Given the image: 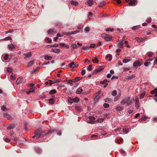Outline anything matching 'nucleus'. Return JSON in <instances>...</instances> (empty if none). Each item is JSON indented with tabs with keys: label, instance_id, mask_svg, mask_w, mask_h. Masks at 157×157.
Here are the masks:
<instances>
[{
	"label": "nucleus",
	"instance_id": "f257e3e1",
	"mask_svg": "<svg viewBox=\"0 0 157 157\" xmlns=\"http://www.w3.org/2000/svg\"><path fill=\"white\" fill-rule=\"evenodd\" d=\"M130 97L129 96H127L124 97L121 101V105H124L126 104L127 106L131 105L132 103V101L130 100Z\"/></svg>",
	"mask_w": 157,
	"mask_h": 157
},
{
	"label": "nucleus",
	"instance_id": "f03ea898",
	"mask_svg": "<svg viewBox=\"0 0 157 157\" xmlns=\"http://www.w3.org/2000/svg\"><path fill=\"white\" fill-rule=\"evenodd\" d=\"M51 131H49L48 132L47 131L46 132H42L41 129H38L35 132V134L36 135V138L38 139L39 138L41 135L44 136L48 134Z\"/></svg>",
	"mask_w": 157,
	"mask_h": 157
},
{
	"label": "nucleus",
	"instance_id": "7ed1b4c3",
	"mask_svg": "<svg viewBox=\"0 0 157 157\" xmlns=\"http://www.w3.org/2000/svg\"><path fill=\"white\" fill-rule=\"evenodd\" d=\"M101 36L103 38L107 41L110 40L112 38V37L109 34H102Z\"/></svg>",
	"mask_w": 157,
	"mask_h": 157
},
{
	"label": "nucleus",
	"instance_id": "20e7f679",
	"mask_svg": "<svg viewBox=\"0 0 157 157\" xmlns=\"http://www.w3.org/2000/svg\"><path fill=\"white\" fill-rule=\"evenodd\" d=\"M101 91H99L96 93V95L94 98V100L97 101L100 98L102 95V94L101 93Z\"/></svg>",
	"mask_w": 157,
	"mask_h": 157
},
{
	"label": "nucleus",
	"instance_id": "39448f33",
	"mask_svg": "<svg viewBox=\"0 0 157 157\" xmlns=\"http://www.w3.org/2000/svg\"><path fill=\"white\" fill-rule=\"evenodd\" d=\"M151 93L152 94H154L153 96H155L156 97L154 98V100L156 101H157V87L151 91Z\"/></svg>",
	"mask_w": 157,
	"mask_h": 157
},
{
	"label": "nucleus",
	"instance_id": "423d86ee",
	"mask_svg": "<svg viewBox=\"0 0 157 157\" xmlns=\"http://www.w3.org/2000/svg\"><path fill=\"white\" fill-rule=\"evenodd\" d=\"M104 68L105 67L104 66L100 67L98 68L95 69V71L93 72V74L94 75L97 74L98 73L104 69Z\"/></svg>",
	"mask_w": 157,
	"mask_h": 157
},
{
	"label": "nucleus",
	"instance_id": "0eeeda50",
	"mask_svg": "<svg viewBox=\"0 0 157 157\" xmlns=\"http://www.w3.org/2000/svg\"><path fill=\"white\" fill-rule=\"evenodd\" d=\"M36 90H37L36 87L31 88L27 90L26 93L27 94H29L31 93H35L36 92Z\"/></svg>",
	"mask_w": 157,
	"mask_h": 157
},
{
	"label": "nucleus",
	"instance_id": "6e6552de",
	"mask_svg": "<svg viewBox=\"0 0 157 157\" xmlns=\"http://www.w3.org/2000/svg\"><path fill=\"white\" fill-rule=\"evenodd\" d=\"M78 66V64H75L73 62L69 63L68 65V66L71 68L77 67Z\"/></svg>",
	"mask_w": 157,
	"mask_h": 157
},
{
	"label": "nucleus",
	"instance_id": "1a4fd4ad",
	"mask_svg": "<svg viewBox=\"0 0 157 157\" xmlns=\"http://www.w3.org/2000/svg\"><path fill=\"white\" fill-rule=\"evenodd\" d=\"M135 106L137 109H139L140 105L139 104V98L136 97L135 99Z\"/></svg>",
	"mask_w": 157,
	"mask_h": 157
},
{
	"label": "nucleus",
	"instance_id": "9d476101",
	"mask_svg": "<svg viewBox=\"0 0 157 157\" xmlns=\"http://www.w3.org/2000/svg\"><path fill=\"white\" fill-rule=\"evenodd\" d=\"M137 3V1L136 0H131L129 3L130 6H133L135 5Z\"/></svg>",
	"mask_w": 157,
	"mask_h": 157
},
{
	"label": "nucleus",
	"instance_id": "9b49d317",
	"mask_svg": "<svg viewBox=\"0 0 157 157\" xmlns=\"http://www.w3.org/2000/svg\"><path fill=\"white\" fill-rule=\"evenodd\" d=\"M3 116L4 117H6L7 119L11 120L12 119V117L7 113H5L3 115Z\"/></svg>",
	"mask_w": 157,
	"mask_h": 157
},
{
	"label": "nucleus",
	"instance_id": "f8f14e48",
	"mask_svg": "<svg viewBox=\"0 0 157 157\" xmlns=\"http://www.w3.org/2000/svg\"><path fill=\"white\" fill-rule=\"evenodd\" d=\"M117 44L118 47L120 48H122L123 47V40H119L118 41Z\"/></svg>",
	"mask_w": 157,
	"mask_h": 157
},
{
	"label": "nucleus",
	"instance_id": "ddd939ff",
	"mask_svg": "<svg viewBox=\"0 0 157 157\" xmlns=\"http://www.w3.org/2000/svg\"><path fill=\"white\" fill-rule=\"evenodd\" d=\"M39 67H34L31 72L32 74H35L36 72L39 70Z\"/></svg>",
	"mask_w": 157,
	"mask_h": 157
},
{
	"label": "nucleus",
	"instance_id": "4468645a",
	"mask_svg": "<svg viewBox=\"0 0 157 157\" xmlns=\"http://www.w3.org/2000/svg\"><path fill=\"white\" fill-rule=\"evenodd\" d=\"M60 50L59 49L57 48H52L51 52L56 53H59L60 52Z\"/></svg>",
	"mask_w": 157,
	"mask_h": 157
},
{
	"label": "nucleus",
	"instance_id": "2eb2a0df",
	"mask_svg": "<svg viewBox=\"0 0 157 157\" xmlns=\"http://www.w3.org/2000/svg\"><path fill=\"white\" fill-rule=\"evenodd\" d=\"M25 56V59H26L27 57L29 58L32 56V53L31 52H28L27 53L24 54Z\"/></svg>",
	"mask_w": 157,
	"mask_h": 157
},
{
	"label": "nucleus",
	"instance_id": "dca6fc26",
	"mask_svg": "<svg viewBox=\"0 0 157 157\" xmlns=\"http://www.w3.org/2000/svg\"><path fill=\"white\" fill-rule=\"evenodd\" d=\"M57 33L56 30H54V29H50L48 31V34H53Z\"/></svg>",
	"mask_w": 157,
	"mask_h": 157
},
{
	"label": "nucleus",
	"instance_id": "f3484780",
	"mask_svg": "<svg viewBox=\"0 0 157 157\" xmlns=\"http://www.w3.org/2000/svg\"><path fill=\"white\" fill-rule=\"evenodd\" d=\"M59 45L60 46H62L63 47L66 48L67 49H68L69 48V46L64 43H60Z\"/></svg>",
	"mask_w": 157,
	"mask_h": 157
},
{
	"label": "nucleus",
	"instance_id": "a211bd4d",
	"mask_svg": "<svg viewBox=\"0 0 157 157\" xmlns=\"http://www.w3.org/2000/svg\"><path fill=\"white\" fill-rule=\"evenodd\" d=\"M8 48L10 51H12L13 49L15 48V46L12 44H11L8 45Z\"/></svg>",
	"mask_w": 157,
	"mask_h": 157
},
{
	"label": "nucleus",
	"instance_id": "6ab92c4d",
	"mask_svg": "<svg viewBox=\"0 0 157 157\" xmlns=\"http://www.w3.org/2000/svg\"><path fill=\"white\" fill-rule=\"evenodd\" d=\"M135 39L138 42H142L144 40V38H139L138 37H136Z\"/></svg>",
	"mask_w": 157,
	"mask_h": 157
},
{
	"label": "nucleus",
	"instance_id": "aec40b11",
	"mask_svg": "<svg viewBox=\"0 0 157 157\" xmlns=\"http://www.w3.org/2000/svg\"><path fill=\"white\" fill-rule=\"evenodd\" d=\"M82 78L81 77H77L75 78L74 79H73V82H77L80 80Z\"/></svg>",
	"mask_w": 157,
	"mask_h": 157
},
{
	"label": "nucleus",
	"instance_id": "412c9836",
	"mask_svg": "<svg viewBox=\"0 0 157 157\" xmlns=\"http://www.w3.org/2000/svg\"><path fill=\"white\" fill-rule=\"evenodd\" d=\"M22 78L21 77H19L16 81V83L18 84L21 83L22 81Z\"/></svg>",
	"mask_w": 157,
	"mask_h": 157
},
{
	"label": "nucleus",
	"instance_id": "4be33fe9",
	"mask_svg": "<svg viewBox=\"0 0 157 157\" xmlns=\"http://www.w3.org/2000/svg\"><path fill=\"white\" fill-rule=\"evenodd\" d=\"M141 65V63L140 62H135L133 64V66L135 67H137Z\"/></svg>",
	"mask_w": 157,
	"mask_h": 157
},
{
	"label": "nucleus",
	"instance_id": "5701e85b",
	"mask_svg": "<svg viewBox=\"0 0 157 157\" xmlns=\"http://www.w3.org/2000/svg\"><path fill=\"white\" fill-rule=\"evenodd\" d=\"M15 127L14 124H10L8 127H7V129L8 130L10 129L14 128Z\"/></svg>",
	"mask_w": 157,
	"mask_h": 157
},
{
	"label": "nucleus",
	"instance_id": "b1692460",
	"mask_svg": "<svg viewBox=\"0 0 157 157\" xmlns=\"http://www.w3.org/2000/svg\"><path fill=\"white\" fill-rule=\"evenodd\" d=\"M87 3L88 5L90 6H91L93 5L94 2L92 0H88Z\"/></svg>",
	"mask_w": 157,
	"mask_h": 157
},
{
	"label": "nucleus",
	"instance_id": "393cba45",
	"mask_svg": "<svg viewBox=\"0 0 157 157\" xmlns=\"http://www.w3.org/2000/svg\"><path fill=\"white\" fill-rule=\"evenodd\" d=\"M71 4L73 5H74L75 6H76L78 4V3L77 2L73 0L71 1Z\"/></svg>",
	"mask_w": 157,
	"mask_h": 157
},
{
	"label": "nucleus",
	"instance_id": "a878e982",
	"mask_svg": "<svg viewBox=\"0 0 157 157\" xmlns=\"http://www.w3.org/2000/svg\"><path fill=\"white\" fill-rule=\"evenodd\" d=\"M44 58L45 60H51L52 59V57L51 56L46 55L44 56Z\"/></svg>",
	"mask_w": 157,
	"mask_h": 157
},
{
	"label": "nucleus",
	"instance_id": "bb28decb",
	"mask_svg": "<svg viewBox=\"0 0 157 157\" xmlns=\"http://www.w3.org/2000/svg\"><path fill=\"white\" fill-rule=\"evenodd\" d=\"M147 56L150 57H152V55L154 54V53L151 52H149L147 53Z\"/></svg>",
	"mask_w": 157,
	"mask_h": 157
},
{
	"label": "nucleus",
	"instance_id": "cd10ccee",
	"mask_svg": "<svg viewBox=\"0 0 157 157\" xmlns=\"http://www.w3.org/2000/svg\"><path fill=\"white\" fill-rule=\"evenodd\" d=\"M73 102L75 103H78L80 101L79 98L78 97H75L73 98Z\"/></svg>",
	"mask_w": 157,
	"mask_h": 157
},
{
	"label": "nucleus",
	"instance_id": "c85d7f7f",
	"mask_svg": "<svg viewBox=\"0 0 157 157\" xmlns=\"http://www.w3.org/2000/svg\"><path fill=\"white\" fill-rule=\"evenodd\" d=\"M123 133L124 134H127L129 132L128 128H124L123 129Z\"/></svg>",
	"mask_w": 157,
	"mask_h": 157
},
{
	"label": "nucleus",
	"instance_id": "c756f323",
	"mask_svg": "<svg viewBox=\"0 0 157 157\" xmlns=\"http://www.w3.org/2000/svg\"><path fill=\"white\" fill-rule=\"evenodd\" d=\"M35 149L36 151L38 153H40L41 152V150L38 147H36Z\"/></svg>",
	"mask_w": 157,
	"mask_h": 157
},
{
	"label": "nucleus",
	"instance_id": "7c9ffc66",
	"mask_svg": "<svg viewBox=\"0 0 157 157\" xmlns=\"http://www.w3.org/2000/svg\"><path fill=\"white\" fill-rule=\"evenodd\" d=\"M82 91V89L80 88H79L76 91V93L77 94H79L81 93Z\"/></svg>",
	"mask_w": 157,
	"mask_h": 157
},
{
	"label": "nucleus",
	"instance_id": "2f4dec72",
	"mask_svg": "<svg viewBox=\"0 0 157 157\" xmlns=\"http://www.w3.org/2000/svg\"><path fill=\"white\" fill-rule=\"evenodd\" d=\"M105 57L106 59H108L109 61H110L112 59V56L110 55H107Z\"/></svg>",
	"mask_w": 157,
	"mask_h": 157
},
{
	"label": "nucleus",
	"instance_id": "473e14b6",
	"mask_svg": "<svg viewBox=\"0 0 157 157\" xmlns=\"http://www.w3.org/2000/svg\"><path fill=\"white\" fill-rule=\"evenodd\" d=\"M79 32V30H76L69 33V34L70 35H73L78 33Z\"/></svg>",
	"mask_w": 157,
	"mask_h": 157
},
{
	"label": "nucleus",
	"instance_id": "72a5a7b5",
	"mask_svg": "<svg viewBox=\"0 0 157 157\" xmlns=\"http://www.w3.org/2000/svg\"><path fill=\"white\" fill-rule=\"evenodd\" d=\"M58 45L57 44H52V45H48L47 46V47L48 48H49V47H58Z\"/></svg>",
	"mask_w": 157,
	"mask_h": 157
},
{
	"label": "nucleus",
	"instance_id": "f704fd0d",
	"mask_svg": "<svg viewBox=\"0 0 157 157\" xmlns=\"http://www.w3.org/2000/svg\"><path fill=\"white\" fill-rule=\"evenodd\" d=\"M116 109L117 111H120L123 110V108L121 106H118L116 107Z\"/></svg>",
	"mask_w": 157,
	"mask_h": 157
},
{
	"label": "nucleus",
	"instance_id": "c9c22d12",
	"mask_svg": "<svg viewBox=\"0 0 157 157\" xmlns=\"http://www.w3.org/2000/svg\"><path fill=\"white\" fill-rule=\"evenodd\" d=\"M34 60L29 62L28 63V67H31L34 63Z\"/></svg>",
	"mask_w": 157,
	"mask_h": 157
},
{
	"label": "nucleus",
	"instance_id": "e433bc0d",
	"mask_svg": "<svg viewBox=\"0 0 157 157\" xmlns=\"http://www.w3.org/2000/svg\"><path fill=\"white\" fill-rule=\"evenodd\" d=\"M78 47L77 46L76 44H71V49L72 50L74 49L75 48H77Z\"/></svg>",
	"mask_w": 157,
	"mask_h": 157
},
{
	"label": "nucleus",
	"instance_id": "4c0bfd02",
	"mask_svg": "<svg viewBox=\"0 0 157 157\" xmlns=\"http://www.w3.org/2000/svg\"><path fill=\"white\" fill-rule=\"evenodd\" d=\"M109 82V81H108L107 79H104L103 81H101L100 82V84H106V83H107V82Z\"/></svg>",
	"mask_w": 157,
	"mask_h": 157
},
{
	"label": "nucleus",
	"instance_id": "58836bf2",
	"mask_svg": "<svg viewBox=\"0 0 157 157\" xmlns=\"http://www.w3.org/2000/svg\"><path fill=\"white\" fill-rule=\"evenodd\" d=\"M9 57V56L7 54H6L3 57L2 60L6 61L7 60Z\"/></svg>",
	"mask_w": 157,
	"mask_h": 157
},
{
	"label": "nucleus",
	"instance_id": "ea45409f",
	"mask_svg": "<svg viewBox=\"0 0 157 157\" xmlns=\"http://www.w3.org/2000/svg\"><path fill=\"white\" fill-rule=\"evenodd\" d=\"M49 103L50 104H53L55 103V101L53 99L51 98L49 99Z\"/></svg>",
	"mask_w": 157,
	"mask_h": 157
},
{
	"label": "nucleus",
	"instance_id": "a19ab883",
	"mask_svg": "<svg viewBox=\"0 0 157 157\" xmlns=\"http://www.w3.org/2000/svg\"><path fill=\"white\" fill-rule=\"evenodd\" d=\"M93 15V13L91 12H89L88 14V19L89 20H90L91 17H92Z\"/></svg>",
	"mask_w": 157,
	"mask_h": 157
},
{
	"label": "nucleus",
	"instance_id": "79ce46f5",
	"mask_svg": "<svg viewBox=\"0 0 157 157\" xmlns=\"http://www.w3.org/2000/svg\"><path fill=\"white\" fill-rule=\"evenodd\" d=\"M92 61L93 62L95 63H98L99 62L98 60V59L96 57L94 59H92Z\"/></svg>",
	"mask_w": 157,
	"mask_h": 157
},
{
	"label": "nucleus",
	"instance_id": "37998d69",
	"mask_svg": "<svg viewBox=\"0 0 157 157\" xmlns=\"http://www.w3.org/2000/svg\"><path fill=\"white\" fill-rule=\"evenodd\" d=\"M56 90L54 89L50 90L49 92L50 94H53L56 93Z\"/></svg>",
	"mask_w": 157,
	"mask_h": 157
},
{
	"label": "nucleus",
	"instance_id": "c03bdc74",
	"mask_svg": "<svg viewBox=\"0 0 157 157\" xmlns=\"http://www.w3.org/2000/svg\"><path fill=\"white\" fill-rule=\"evenodd\" d=\"M68 101L69 103L72 104L73 102V99H72L70 97L68 98Z\"/></svg>",
	"mask_w": 157,
	"mask_h": 157
},
{
	"label": "nucleus",
	"instance_id": "a18cd8bd",
	"mask_svg": "<svg viewBox=\"0 0 157 157\" xmlns=\"http://www.w3.org/2000/svg\"><path fill=\"white\" fill-rule=\"evenodd\" d=\"M45 41L47 43H50L52 41V40L50 38H48L46 39Z\"/></svg>",
	"mask_w": 157,
	"mask_h": 157
},
{
	"label": "nucleus",
	"instance_id": "49530a36",
	"mask_svg": "<svg viewBox=\"0 0 157 157\" xmlns=\"http://www.w3.org/2000/svg\"><path fill=\"white\" fill-rule=\"evenodd\" d=\"M131 60L130 59H124L123 60L122 62L124 63H126Z\"/></svg>",
	"mask_w": 157,
	"mask_h": 157
},
{
	"label": "nucleus",
	"instance_id": "de8ad7c7",
	"mask_svg": "<svg viewBox=\"0 0 157 157\" xmlns=\"http://www.w3.org/2000/svg\"><path fill=\"white\" fill-rule=\"evenodd\" d=\"M140 25H137L132 27V29L133 30H135L140 28Z\"/></svg>",
	"mask_w": 157,
	"mask_h": 157
},
{
	"label": "nucleus",
	"instance_id": "09e8293b",
	"mask_svg": "<svg viewBox=\"0 0 157 157\" xmlns=\"http://www.w3.org/2000/svg\"><path fill=\"white\" fill-rule=\"evenodd\" d=\"M10 78L11 80H14L16 79L15 76L14 75H11L10 76Z\"/></svg>",
	"mask_w": 157,
	"mask_h": 157
},
{
	"label": "nucleus",
	"instance_id": "8fccbe9b",
	"mask_svg": "<svg viewBox=\"0 0 157 157\" xmlns=\"http://www.w3.org/2000/svg\"><path fill=\"white\" fill-rule=\"evenodd\" d=\"M4 140L6 142H9L10 141V139L7 138H3Z\"/></svg>",
	"mask_w": 157,
	"mask_h": 157
},
{
	"label": "nucleus",
	"instance_id": "3c124183",
	"mask_svg": "<svg viewBox=\"0 0 157 157\" xmlns=\"http://www.w3.org/2000/svg\"><path fill=\"white\" fill-rule=\"evenodd\" d=\"M145 94V93H142L140 94V99H142L144 97Z\"/></svg>",
	"mask_w": 157,
	"mask_h": 157
},
{
	"label": "nucleus",
	"instance_id": "603ef678",
	"mask_svg": "<svg viewBox=\"0 0 157 157\" xmlns=\"http://www.w3.org/2000/svg\"><path fill=\"white\" fill-rule=\"evenodd\" d=\"M112 94L113 96H115L117 94V92L116 90H113L112 92Z\"/></svg>",
	"mask_w": 157,
	"mask_h": 157
},
{
	"label": "nucleus",
	"instance_id": "864d4df0",
	"mask_svg": "<svg viewBox=\"0 0 157 157\" xmlns=\"http://www.w3.org/2000/svg\"><path fill=\"white\" fill-rule=\"evenodd\" d=\"M135 77V75H133L131 76H130L128 77V80H130L133 78H134Z\"/></svg>",
	"mask_w": 157,
	"mask_h": 157
},
{
	"label": "nucleus",
	"instance_id": "5fc2aeb1",
	"mask_svg": "<svg viewBox=\"0 0 157 157\" xmlns=\"http://www.w3.org/2000/svg\"><path fill=\"white\" fill-rule=\"evenodd\" d=\"M73 81H74L73 79L68 80V83L70 84V85L72 86L73 84L72 82H73Z\"/></svg>",
	"mask_w": 157,
	"mask_h": 157
},
{
	"label": "nucleus",
	"instance_id": "6e6d98bb",
	"mask_svg": "<svg viewBox=\"0 0 157 157\" xmlns=\"http://www.w3.org/2000/svg\"><path fill=\"white\" fill-rule=\"evenodd\" d=\"M90 31V28L88 27H86L85 28V33H88Z\"/></svg>",
	"mask_w": 157,
	"mask_h": 157
},
{
	"label": "nucleus",
	"instance_id": "4d7b16f0",
	"mask_svg": "<svg viewBox=\"0 0 157 157\" xmlns=\"http://www.w3.org/2000/svg\"><path fill=\"white\" fill-rule=\"evenodd\" d=\"M105 100L107 102H109L111 101L112 99L110 98H107L105 99Z\"/></svg>",
	"mask_w": 157,
	"mask_h": 157
},
{
	"label": "nucleus",
	"instance_id": "13d9d810",
	"mask_svg": "<svg viewBox=\"0 0 157 157\" xmlns=\"http://www.w3.org/2000/svg\"><path fill=\"white\" fill-rule=\"evenodd\" d=\"M113 28H108L106 29V31L108 32L109 31H110L111 32H113Z\"/></svg>",
	"mask_w": 157,
	"mask_h": 157
},
{
	"label": "nucleus",
	"instance_id": "bf43d9fd",
	"mask_svg": "<svg viewBox=\"0 0 157 157\" xmlns=\"http://www.w3.org/2000/svg\"><path fill=\"white\" fill-rule=\"evenodd\" d=\"M89 48H90L89 47H88V46H83L82 48V50H85Z\"/></svg>",
	"mask_w": 157,
	"mask_h": 157
},
{
	"label": "nucleus",
	"instance_id": "052dcab7",
	"mask_svg": "<svg viewBox=\"0 0 157 157\" xmlns=\"http://www.w3.org/2000/svg\"><path fill=\"white\" fill-rule=\"evenodd\" d=\"M3 40H12V38L11 37L8 36V37H6Z\"/></svg>",
	"mask_w": 157,
	"mask_h": 157
},
{
	"label": "nucleus",
	"instance_id": "680f3d73",
	"mask_svg": "<svg viewBox=\"0 0 157 157\" xmlns=\"http://www.w3.org/2000/svg\"><path fill=\"white\" fill-rule=\"evenodd\" d=\"M7 71L8 72L11 73L12 71V70L10 67H8L7 68Z\"/></svg>",
	"mask_w": 157,
	"mask_h": 157
},
{
	"label": "nucleus",
	"instance_id": "e2e57ef3",
	"mask_svg": "<svg viewBox=\"0 0 157 157\" xmlns=\"http://www.w3.org/2000/svg\"><path fill=\"white\" fill-rule=\"evenodd\" d=\"M12 139L15 141H17L18 140L17 138L14 136L12 137Z\"/></svg>",
	"mask_w": 157,
	"mask_h": 157
},
{
	"label": "nucleus",
	"instance_id": "0e129e2a",
	"mask_svg": "<svg viewBox=\"0 0 157 157\" xmlns=\"http://www.w3.org/2000/svg\"><path fill=\"white\" fill-rule=\"evenodd\" d=\"M104 107L105 108H107L109 107V105L106 103H105L103 105Z\"/></svg>",
	"mask_w": 157,
	"mask_h": 157
},
{
	"label": "nucleus",
	"instance_id": "69168bd1",
	"mask_svg": "<svg viewBox=\"0 0 157 157\" xmlns=\"http://www.w3.org/2000/svg\"><path fill=\"white\" fill-rule=\"evenodd\" d=\"M89 119L90 120L93 121L95 120V117L93 116H90L89 117Z\"/></svg>",
	"mask_w": 157,
	"mask_h": 157
},
{
	"label": "nucleus",
	"instance_id": "338daca9",
	"mask_svg": "<svg viewBox=\"0 0 157 157\" xmlns=\"http://www.w3.org/2000/svg\"><path fill=\"white\" fill-rule=\"evenodd\" d=\"M95 44H90V46L89 47L90 48H94L95 46Z\"/></svg>",
	"mask_w": 157,
	"mask_h": 157
},
{
	"label": "nucleus",
	"instance_id": "774afa93",
	"mask_svg": "<svg viewBox=\"0 0 157 157\" xmlns=\"http://www.w3.org/2000/svg\"><path fill=\"white\" fill-rule=\"evenodd\" d=\"M48 81L49 84L50 86H51L54 83H53V82L52 80H50Z\"/></svg>",
	"mask_w": 157,
	"mask_h": 157
}]
</instances>
